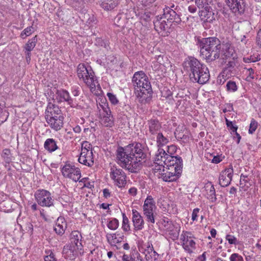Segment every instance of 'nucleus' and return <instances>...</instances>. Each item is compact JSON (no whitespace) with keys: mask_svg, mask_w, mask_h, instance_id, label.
Here are the masks:
<instances>
[{"mask_svg":"<svg viewBox=\"0 0 261 261\" xmlns=\"http://www.w3.org/2000/svg\"><path fill=\"white\" fill-rule=\"evenodd\" d=\"M53 92H55V95L53 97V99L57 100V102L61 103L63 102H66L71 107H72L73 99L70 97L69 93L64 89H54Z\"/></svg>","mask_w":261,"mask_h":261,"instance_id":"obj_15","label":"nucleus"},{"mask_svg":"<svg viewBox=\"0 0 261 261\" xmlns=\"http://www.w3.org/2000/svg\"><path fill=\"white\" fill-rule=\"evenodd\" d=\"M103 196L106 198L110 197L111 196L110 192L108 189H103Z\"/></svg>","mask_w":261,"mask_h":261,"instance_id":"obj_60","label":"nucleus"},{"mask_svg":"<svg viewBox=\"0 0 261 261\" xmlns=\"http://www.w3.org/2000/svg\"><path fill=\"white\" fill-rule=\"evenodd\" d=\"M77 73L79 77L82 79L84 83L89 87L91 92L96 95L99 94L96 88L97 81L95 78L93 72L89 71L84 64H80L77 66Z\"/></svg>","mask_w":261,"mask_h":261,"instance_id":"obj_5","label":"nucleus"},{"mask_svg":"<svg viewBox=\"0 0 261 261\" xmlns=\"http://www.w3.org/2000/svg\"><path fill=\"white\" fill-rule=\"evenodd\" d=\"M132 221L135 231L141 230L144 228V221L143 217L136 210H132Z\"/></svg>","mask_w":261,"mask_h":261,"instance_id":"obj_23","label":"nucleus"},{"mask_svg":"<svg viewBox=\"0 0 261 261\" xmlns=\"http://www.w3.org/2000/svg\"><path fill=\"white\" fill-rule=\"evenodd\" d=\"M10 153V150L6 149L4 150L2 155L5 161L8 163L11 161V159L9 156Z\"/></svg>","mask_w":261,"mask_h":261,"instance_id":"obj_48","label":"nucleus"},{"mask_svg":"<svg viewBox=\"0 0 261 261\" xmlns=\"http://www.w3.org/2000/svg\"><path fill=\"white\" fill-rule=\"evenodd\" d=\"M114 146L113 145L112 143L111 144H109V145H107L106 149L107 151L106 153L107 156L112 157L114 155Z\"/></svg>","mask_w":261,"mask_h":261,"instance_id":"obj_46","label":"nucleus"},{"mask_svg":"<svg viewBox=\"0 0 261 261\" xmlns=\"http://www.w3.org/2000/svg\"><path fill=\"white\" fill-rule=\"evenodd\" d=\"M245 69L246 70V74L247 75L246 80L248 82H251L254 78V69L252 67H245Z\"/></svg>","mask_w":261,"mask_h":261,"instance_id":"obj_39","label":"nucleus"},{"mask_svg":"<svg viewBox=\"0 0 261 261\" xmlns=\"http://www.w3.org/2000/svg\"><path fill=\"white\" fill-rule=\"evenodd\" d=\"M83 188H87L92 189V188H94L93 182L87 181V182H85L84 184Z\"/></svg>","mask_w":261,"mask_h":261,"instance_id":"obj_58","label":"nucleus"},{"mask_svg":"<svg viewBox=\"0 0 261 261\" xmlns=\"http://www.w3.org/2000/svg\"><path fill=\"white\" fill-rule=\"evenodd\" d=\"M226 88L227 91L229 92H234L238 90L236 83L231 80H229L227 82Z\"/></svg>","mask_w":261,"mask_h":261,"instance_id":"obj_37","label":"nucleus"},{"mask_svg":"<svg viewBox=\"0 0 261 261\" xmlns=\"http://www.w3.org/2000/svg\"><path fill=\"white\" fill-rule=\"evenodd\" d=\"M64 117L57 116L56 118H51L46 119L50 127L56 130H60L63 125Z\"/></svg>","mask_w":261,"mask_h":261,"instance_id":"obj_24","label":"nucleus"},{"mask_svg":"<svg viewBox=\"0 0 261 261\" xmlns=\"http://www.w3.org/2000/svg\"><path fill=\"white\" fill-rule=\"evenodd\" d=\"M85 144V147H84L85 143L82 144L81 152L78 161L81 164L91 167L94 165L93 154L92 150L87 148V142H86Z\"/></svg>","mask_w":261,"mask_h":261,"instance_id":"obj_11","label":"nucleus"},{"mask_svg":"<svg viewBox=\"0 0 261 261\" xmlns=\"http://www.w3.org/2000/svg\"><path fill=\"white\" fill-rule=\"evenodd\" d=\"M184 69L189 74L193 83L204 84L210 80V74L207 67L193 57H188L183 63Z\"/></svg>","mask_w":261,"mask_h":261,"instance_id":"obj_3","label":"nucleus"},{"mask_svg":"<svg viewBox=\"0 0 261 261\" xmlns=\"http://www.w3.org/2000/svg\"><path fill=\"white\" fill-rule=\"evenodd\" d=\"M257 125V122L255 121L254 119H252L250 124L249 129L248 130L249 133L250 134H252L256 129Z\"/></svg>","mask_w":261,"mask_h":261,"instance_id":"obj_41","label":"nucleus"},{"mask_svg":"<svg viewBox=\"0 0 261 261\" xmlns=\"http://www.w3.org/2000/svg\"><path fill=\"white\" fill-rule=\"evenodd\" d=\"M44 259L45 261H57L55 254L52 252L49 255L45 256Z\"/></svg>","mask_w":261,"mask_h":261,"instance_id":"obj_49","label":"nucleus"},{"mask_svg":"<svg viewBox=\"0 0 261 261\" xmlns=\"http://www.w3.org/2000/svg\"><path fill=\"white\" fill-rule=\"evenodd\" d=\"M67 228V223L64 217H59L56 221V225L54 227V230L56 233L60 236H62Z\"/></svg>","mask_w":261,"mask_h":261,"instance_id":"obj_26","label":"nucleus"},{"mask_svg":"<svg viewBox=\"0 0 261 261\" xmlns=\"http://www.w3.org/2000/svg\"><path fill=\"white\" fill-rule=\"evenodd\" d=\"M107 238L108 242L112 245H114V238L113 233H108L107 235Z\"/></svg>","mask_w":261,"mask_h":261,"instance_id":"obj_52","label":"nucleus"},{"mask_svg":"<svg viewBox=\"0 0 261 261\" xmlns=\"http://www.w3.org/2000/svg\"><path fill=\"white\" fill-rule=\"evenodd\" d=\"M200 209L199 208H195L193 210L192 214V220L193 221L197 220L198 214L199 212Z\"/></svg>","mask_w":261,"mask_h":261,"instance_id":"obj_51","label":"nucleus"},{"mask_svg":"<svg viewBox=\"0 0 261 261\" xmlns=\"http://www.w3.org/2000/svg\"><path fill=\"white\" fill-rule=\"evenodd\" d=\"M136 94L137 99L140 103L143 104L149 103L151 100L152 95L151 86L137 90Z\"/></svg>","mask_w":261,"mask_h":261,"instance_id":"obj_13","label":"nucleus"},{"mask_svg":"<svg viewBox=\"0 0 261 261\" xmlns=\"http://www.w3.org/2000/svg\"><path fill=\"white\" fill-rule=\"evenodd\" d=\"M79 249L72 244H66L63 247L62 256L66 259L73 260L77 256Z\"/></svg>","mask_w":261,"mask_h":261,"instance_id":"obj_19","label":"nucleus"},{"mask_svg":"<svg viewBox=\"0 0 261 261\" xmlns=\"http://www.w3.org/2000/svg\"><path fill=\"white\" fill-rule=\"evenodd\" d=\"M162 224L166 233L170 236V238L174 240L179 236V229H177L172 223V221L168 218L164 217L162 219Z\"/></svg>","mask_w":261,"mask_h":261,"instance_id":"obj_14","label":"nucleus"},{"mask_svg":"<svg viewBox=\"0 0 261 261\" xmlns=\"http://www.w3.org/2000/svg\"><path fill=\"white\" fill-rule=\"evenodd\" d=\"M225 50L224 55L226 58L233 57L234 50L233 47L229 43H226L223 48Z\"/></svg>","mask_w":261,"mask_h":261,"instance_id":"obj_36","label":"nucleus"},{"mask_svg":"<svg viewBox=\"0 0 261 261\" xmlns=\"http://www.w3.org/2000/svg\"><path fill=\"white\" fill-rule=\"evenodd\" d=\"M82 5H83V2L82 0H78L73 3V6L75 9H79Z\"/></svg>","mask_w":261,"mask_h":261,"instance_id":"obj_54","label":"nucleus"},{"mask_svg":"<svg viewBox=\"0 0 261 261\" xmlns=\"http://www.w3.org/2000/svg\"><path fill=\"white\" fill-rule=\"evenodd\" d=\"M177 150V147L174 145H171L168 146L167 147V150H165L164 149L159 148L155 155L154 161L156 160V157L158 155H162L163 156L166 158L167 156H172L173 158H175L177 160H182L181 158L178 156H174V154Z\"/></svg>","mask_w":261,"mask_h":261,"instance_id":"obj_20","label":"nucleus"},{"mask_svg":"<svg viewBox=\"0 0 261 261\" xmlns=\"http://www.w3.org/2000/svg\"><path fill=\"white\" fill-rule=\"evenodd\" d=\"M192 233L187 231H183L180 237L183 248L189 253H192L196 249V243Z\"/></svg>","mask_w":261,"mask_h":261,"instance_id":"obj_9","label":"nucleus"},{"mask_svg":"<svg viewBox=\"0 0 261 261\" xmlns=\"http://www.w3.org/2000/svg\"><path fill=\"white\" fill-rule=\"evenodd\" d=\"M158 155L154 162V172H159V178L166 182L177 180L182 170V160L172 156Z\"/></svg>","mask_w":261,"mask_h":261,"instance_id":"obj_2","label":"nucleus"},{"mask_svg":"<svg viewBox=\"0 0 261 261\" xmlns=\"http://www.w3.org/2000/svg\"><path fill=\"white\" fill-rule=\"evenodd\" d=\"M107 96H108L112 104H114V95L111 93H108Z\"/></svg>","mask_w":261,"mask_h":261,"instance_id":"obj_64","label":"nucleus"},{"mask_svg":"<svg viewBox=\"0 0 261 261\" xmlns=\"http://www.w3.org/2000/svg\"><path fill=\"white\" fill-rule=\"evenodd\" d=\"M205 189L206 191L207 198L212 202H215L217 200V198L214 185H207L205 187Z\"/></svg>","mask_w":261,"mask_h":261,"instance_id":"obj_32","label":"nucleus"},{"mask_svg":"<svg viewBox=\"0 0 261 261\" xmlns=\"http://www.w3.org/2000/svg\"><path fill=\"white\" fill-rule=\"evenodd\" d=\"M129 193L133 196H135L137 194V190L136 188L132 187L128 190Z\"/></svg>","mask_w":261,"mask_h":261,"instance_id":"obj_61","label":"nucleus"},{"mask_svg":"<svg viewBox=\"0 0 261 261\" xmlns=\"http://www.w3.org/2000/svg\"><path fill=\"white\" fill-rule=\"evenodd\" d=\"M96 19L95 17L92 15V16H89L87 22L88 23L89 25H92L93 23H95Z\"/></svg>","mask_w":261,"mask_h":261,"instance_id":"obj_57","label":"nucleus"},{"mask_svg":"<svg viewBox=\"0 0 261 261\" xmlns=\"http://www.w3.org/2000/svg\"><path fill=\"white\" fill-rule=\"evenodd\" d=\"M132 82L135 91L151 86L148 76L143 71L136 72L133 76Z\"/></svg>","mask_w":261,"mask_h":261,"instance_id":"obj_8","label":"nucleus"},{"mask_svg":"<svg viewBox=\"0 0 261 261\" xmlns=\"http://www.w3.org/2000/svg\"><path fill=\"white\" fill-rule=\"evenodd\" d=\"M229 75H228L229 76ZM228 76V75H219L217 79V82L220 85H223L226 81V77Z\"/></svg>","mask_w":261,"mask_h":261,"instance_id":"obj_50","label":"nucleus"},{"mask_svg":"<svg viewBox=\"0 0 261 261\" xmlns=\"http://www.w3.org/2000/svg\"><path fill=\"white\" fill-rule=\"evenodd\" d=\"M232 168H227L223 170L219 175V181L220 185L223 187L229 186L232 180Z\"/></svg>","mask_w":261,"mask_h":261,"instance_id":"obj_18","label":"nucleus"},{"mask_svg":"<svg viewBox=\"0 0 261 261\" xmlns=\"http://www.w3.org/2000/svg\"><path fill=\"white\" fill-rule=\"evenodd\" d=\"M244 182L245 185H246V183L248 182V176L243 175V174H241V177H240V182L241 184H243L242 182Z\"/></svg>","mask_w":261,"mask_h":261,"instance_id":"obj_56","label":"nucleus"},{"mask_svg":"<svg viewBox=\"0 0 261 261\" xmlns=\"http://www.w3.org/2000/svg\"><path fill=\"white\" fill-rule=\"evenodd\" d=\"M117 163L122 168L132 173H138L142 169L145 162L146 154L141 148L140 143H133L119 147L117 150Z\"/></svg>","mask_w":261,"mask_h":261,"instance_id":"obj_1","label":"nucleus"},{"mask_svg":"<svg viewBox=\"0 0 261 261\" xmlns=\"http://www.w3.org/2000/svg\"><path fill=\"white\" fill-rule=\"evenodd\" d=\"M82 236L79 231H73L70 234V243L69 244H72L74 247L80 249L82 246L81 243Z\"/></svg>","mask_w":261,"mask_h":261,"instance_id":"obj_30","label":"nucleus"},{"mask_svg":"<svg viewBox=\"0 0 261 261\" xmlns=\"http://www.w3.org/2000/svg\"><path fill=\"white\" fill-rule=\"evenodd\" d=\"M206 260V252H204L202 255L199 256L197 259V261H205Z\"/></svg>","mask_w":261,"mask_h":261,"instance_id":"obj_59","label":"nucleus"},{"mask_svg":"<svg viewBox=\"0 0 261 261\" xmlns=\"http://www.w3.org/2000/svg\"><path fill=\"white\" fill-rule=\"evenodd\" d=\"M62 173L65 177L69 178L76 182L81 176V171L74 165L66 164L62 169Z\"/></svg>","mask_w":261,"mask_h":261,"instance_id":"obj_10","label":"nucleus"},{"mask_svg":"<svg viewBox=\"0 0 261 261\" xmlns=\"http://www.w3.org/2000/svg\"><path fill=\"white\" fill-rule=\"evenodd\" d=\"M200 56L207 63L213 62L220 57L221 44L216 37L204 38L198 41Z\"/></svg>","mask_w":261,"mask_h":261,"instance_id":"obj_4","label":"nucleus"},{"mask_svg":"<svg viewBox=\"0 0 261 261\" xmlns=\"http://www.w3.org/2000/svg\"><path fill=\"white\" fill-rule=\"evenodd\" d=\"M103 118L101 119L102 124L107 127H112L114 125V118L109 108L104 109Z\"/></svg>","mask_w":261,"mask_h":261,"instance_id":"obj_27","label":"nucleus"},{"mask_svg":"<svg viewBox=\"0 0 261 261\" xmlns=\"http://www.w3.org/2000/svg\"><path fill=\"white\" fill-rule=\"evenodd\" d=\"M44 147L49 152H53L59 148L56 141L52 138L46 140L44 144Z\"/></svg>","mask_w":261,"mask_h":261,"instance_id":"obj_31","label":"nucleus"},{"mask_svg":"<svg viewBox=\"0 0 261 261\" xmlns=\"http://www.w3.org/2000/svg\"><path fill=\"white\" fill-rule=\"evenodd\" d=\"M164 17L157 16L153 20L155 30L159 33L165 31L168 28V24Z\"/></svg>","mask_w":261,"mask_h":261,"instance_id":"obj_29","label":"nucleus"},{"mask_svg":"<svg viewBox=\"0 0 261 261\" xmlns=\"http://www.w3.org/2000/svg\"><path fill=\"white\" fill-rule=\"evenodd\" d=\"M37 42V36L36 35L31 39H30L25 45L24 48L25 51H31L35 47Z\"/></svg>","mask_w":261,"mask_h":261,"instance_id":"obj_35","label":"nucleus"},{"mask_svg":"<svg viewBox=\"0 0 261 261\" xmlns=\"http://www.w3.org/2000/svg\"><path fill=\"white\" fill-rule=\"evenodd\" d=\"M259 60L260 58L258 56L256 57L250 56V57H244L243 58V61L246 63L255 62Z\"/></svg>","mask_w":261,"mask_h":261,"instance_id":"obj_44","label":"nucleus"},{"mask_svg":"<svg viewBox=\"0 0 261 261\" xmlns=\"http://www.w3.org/2000/svg\"><path fill=\"white\" fill-rule=\"evenodd\" d=\"M156 64L159 63L161 65H163V63H162V61L163 60V57L162 56H161V55L158 56L156 58Z\"/></svg>","mask_w":261,"mask_h":261,"instance_id":"obj_62","label":"nucleus"},{"mask_svg":"<svg viewBox=\"0 0 261 261\" xmlns=\"http://www.w3.org/2000/svg\"><path fill=\"white\" fill-rule=\"evenodd\" d=\"M227 5L236 15L244 13L246 3L245 0H226Z\"/></svg>","mask_w":261,"mask_h":261,"instance_id":"obj_16","label":"nucleus"},{"mask_svg":"<svg viewBox=\"0 0 261 261\" xmlns=\"http://www.w3.org/2000/svg\"><path fill=\"white\" fill-rule=\"evenodd\" d=\"M226 240L229 244L236 245L238 243L237 239L234 236L231 234H227L226 236Z\"/></svg>","mask_w":261,"mask_h":261,"instance_id":"obj_43","label":"nucleus"},{"mask_svg":"<svg viewBox=\"0 0 261 261\" xmlns=\"http://www.w3.org/2000/svg\"><path fill=\"white\" fill-rule=\"evenodd\" d=\"M122 258L124 261H135L134 258L129 257L128 255L125 254H123Z\"/></svg>","mask_w":261,"mask_h":261,"instance_id":"obj_63","label":"nucleus"},{"mask_svg":"<svg viewBox=\"0 0 261 261\" xmlns=\"http://www.w3.org/2000/svg\"><path fill=\"white\" fill-rule=\"evenodd\" d=\"M120 212L121 214L122 215L123 217V221H122V227L123 229L125 231H128L130 230V226L129 224V220L127 217L126 216L124 213H123L120 208H115V212L119 213Z\"/></svg>","mask_w":261,"mask_h":261,"instance_id":"obj_34","label":"nucleus"},{"mask_svg":"<svg viewBox=\"0 0 261 261\" xmlns=\"http://www.w3.org/2000/svg\"><path fill=\"white\" fill-rule=\"evenodd\" d=\"M101 6L105 10H112L114 8V2L113 0H107V2H103Z\"/></svg>","mask_w":261,"mask_h":261,"instance_id":"obj_38","label":"nucleus"},{"mask_svg":"<svg viewBox=\"0 0 261 261\" xmlns=\"http://www.w3.org/2000/svg\"><path fill=\"white\" fill-rule=\"evenodd\" d=\"M155 140L156 141L158 147H159L165 145L169 142L168 138L165 136L162 132L156 136Z\"/></svg>","mask_w":261,"mask_h":261,"instance_id":"obj_33","label":"nucleus"},{"mask_svg":"<svg viewBox=\"0 0 261 261\" xmlns=\"http://www.w3.org/2000/svg\"><path fill=\"white\" fill-rule=\"evenodd\" d=\"M156 207L155 202L151 196H148L144 201L143 206V214L148 223L154 224L155 223L154 212Z\"/></svg>","mask_w":261,"mask_h":261,"instance_id":"obj_6","label":"nucleus"},{"mask_svg":"<svg viewBox=\"0 0 261 261\" xmlns=\"http://www.w3.org/2000/svg\"><path fill=\"white\" fill-rule=\"evenodd\" d=\"M62 116L60 108L56 105L49 102L45 110V119L57 117Z\"/></svg>","mask_w":261,"mask_h":261,"instance_id":"obj_22","label":"nucleus"},{"mask_svg":"<svg viewBox=\"0 0 261 261\" xmlns=\"http://www.w3.org/2000/svg\"><path fill=\"white\" fill-rule=\"evenodd\" d=\"M147 126L148 128L146 132L147 137L155 141L156 136L162 132L161 123L156 119H151L148 121Z\"/></svg>","mask_w":261,"mask_h":261,"instance_id":"obj_12","label":"nucleus"},{"mask_svg":"<svg viewBox=\"0 0 261 261\" xmlns=\"http://www.w3.org/2000/svg\"><path fill=\"white\" fill-rule=\"evenodd\" d=\"M256 43L258 46L261 47V29L259 30L257 34Z\"/></svg>","mask_w":261,"mask_h":261,"instance_id":"obj_55","label":"nucleus"},{"mask_svg":"<svg viewBox=\"0 0 261 261\" xmlns=\"http://www.w3.org/2000/svg\"><path fill=\"white\" fill-rule=\"evenodd\" d=\"M35 197L38 204L41 206L50 207L54 205V200L51 193L47 190H37L35 193Z\"/></svg>","mask_w":261,"mask_h":261,"instance_id":"obj_7","label":"nucleus"},{"mask_svg":"<svg viewBox=\"0 0 261 261\" xmlns=\"http://www.w3.org/2000/svg\"><path fill=\"white\" fill-rule=\"evenodd\" d=\"M163 16L164 18L167 19L168 21L173 22L176 24L180 23L181 20L180 16L175 10L171 9L169 7H166L163 9Z\"/></svg>","mask_w":261,"mask_h":261,"instance_id":"obj_17","label":"nucleus"},{"mask_svg":"<svg viewBox=\"0 0 261 261\" xmlns=\"http://www.w3.org/2000/svg\"><path fill=\"white\" fill-rule=\"evenodd\" d=\"M212 157L213 159L211 160L212 163L214 164H218L224 159V156L222 154L220 155H214Z\"/></svg>","mask_w":261,"mask_h":261,"instance_id":"obj_45","label":"nucleus"},{"mask_svg":"<svg viewBox=\"0 0 261 261\" xmlns=\"http://www.w3.org/2000/svg\"><path fill=\"white\" fill-rule=\"evenodd\" d=\"M115 184L120 188H124L126 184V175L121 169H115Z\"/></svg>","mask_w":261,"mask_h":261,"instance_id":"obj_25","label":"nucleus"},{"mask_svg":"<svg viewBox=\"0 0 261 261\" xmlns=\"http://www.w3.org/2000/svg\"><path fill=\"white\" fill-rule=\"evenodd\" d=\"M33 28L32 26L27 27L25 28L23 31L24 34H25V36H29L31 35L33 33Z\"/></svg>","mask_w":261,"mask_h":261,"instance_id":"obj_53","label":"nucleus"},{"mask_svg":"<svg viewBox=\"0 0 261 261\" xmlns=\"http://www.w3.org/2000/svg\"><path fill=\"white\" fill-rule=\"evenodd\" d=\"M230 261H244L242 255L238 253H232L229 257Z\"/></svg>","mask_w":261,"mask_h":261,"instance_id":"obj_42","label":"nucleus"},{"mask_svg":"<svg viewBox=\"0 0 261 261\" xmlns=\"http://www.w3.org/2000/svg\"><path fill=\"white\" fill-rule=\"evenodd\" d=\"M118 123H122L121 125H125L127 123V117L125 114L122 116L119 115L117 120Z\"/></svg>","mask_w":261,"mask_h":261,"instance_id":"obj_47","label":"nucleus"},{"mask_svg":"<svg viewBox=\"0 0 261 261\" xmlns=\"http://www.w3.org/2000/svg\"><path fill=\"white\" fill-rule=\"evenodd\" d=\"M211 3V0H195V4L198 8L202 9L200 11L201 16L208 18V15L212 14V8L209 6ZM212 14L214 13H212Z\"/></svg>","mask_w":261,"mask_h":261,"instance_id":"obj_21","label":"nucleus"},{"mask_svg":"<svg viewBox=\"0 0 261 261\" xmlns=\"http://www.w3.org/2000/svg\"><path fill=\"white\" fill-rule=\"evenodd\" d=\"M226 124L227 127L231 131V133H236L238 129V126L234 125L233 122L228 120L227 118L225 119Z\"/></svg>","mask_w":261,"mask_h":261,"instance_id":"obj_40","label":"nucleus"},{"mask_svg":"<svg viewBox=\"0 0 261 261\" xmlns=\"http://www.w3.org/2000/svg\"><path fill=\"white\" fill-rule=\"evenodd\" d=\"M145 258L148 261H155L158 259L159 254L153 249L152 244L148 243L145 250Z\"/></svg>","mask_w":261,"mask_h":261,"instance_id":"obj_28","label":"nucleus"}]
</instances>
